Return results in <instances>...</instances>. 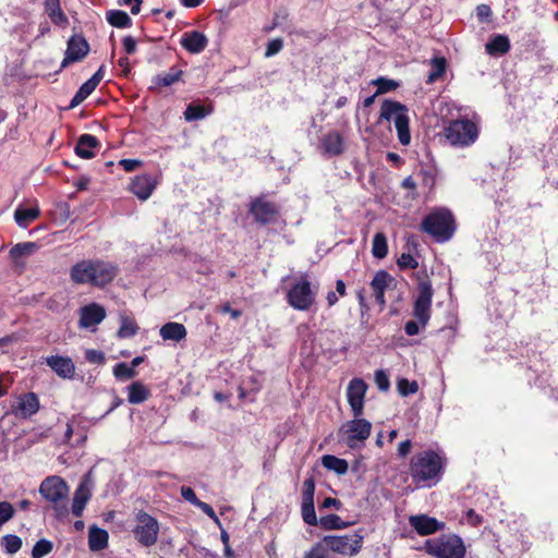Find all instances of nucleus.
I'll list each match as a JSON object with an SVG mask.
<instances>
[{"label": "nucleus", "instance_id": "obj_14", "mask_svg": "<svg viewBox=\"0 0 558 558\" xmlns=\"http://www.w3.org/2000/svg\"><path fill=\"white\" fill-rule=\"evenodd\" d=\"M366 391L367 385L361 378H353L348 385L347 398L354 417L363 414Z\"/></svg>", "mask_w": 558, "mask_h": 558}, {"label": "nucleus", "instance_id": "obj_55", "mask_svg": "<svg viewBox=\"0 0 558 558\" xmlns=\"http://www.w3.org/2000/svg\"><path fill=\"white\" fill-rule=\"evenodd\" d=\"M197 508H199L205 514H207L211 520H214L215 523H217L218 525H220V521L216 514V512L214 511L213 507L204 501H199L197 505H196Z\"/></svg>", "mask_w": 558, "mask_h": 558}, {"label": "nucleus", "instance_id": "obj_48", "mask_svg": "<svg viewBox=\"0 0 558 558\" xmlns=\"http://www.w3.org/2000/svg\"><path fill=\"white\" fill-rule=\"evenodd\" d=\"M315 482L308 477L303 483L302 502L314 501Z\"/></svg>", "mask_w": 558, "mask_h": 558}, {"label": "nucleus", "instance_id": "obj_15", "mask_svg": "<svg viewBox=\"0 0 558 558\" xmlns=\"http://www.w3.org/2000/svg\"><path fill=\"white\" fill-rule=\"evenodd\" d=\"M105 318V307L98 303H90L80 308L78 326L83 329H94Z\"/></svg>", "mask_w": 558, "mask_h": 558}, {"label": "nucleus", "instance_id": "obj_38", "mask_svg": "<svg viewBox=\"0 0 558 558\" xmlns=\"http://www.w3.org/2000/svg\"><path fill=\"white\" fill-rule=\"evenodd\" d=\"M319 525L325 530H338V529H344L348 526V523L344 522L339 515L337 514H327L319 519L318 521Z\"/></svg>", "mask_w": 558, "mask_h": 558}, {"label": "nucleus", "instance_id": "obj_5", "mask_svg": "<svg viewBox=\"0 0 558 558\" xmlns=\"http://www.w3.org/2000/svg\"><path fill=\"white\" fill-rule=\"evenodd\" d=\"M422 230L432 235L437 242H446L454 231L453 217L447 209H437L423 219Z\"/></svg>", "mask_w": 558, "mask_h": 558}, {"label": "nucleus", "instance_id": "obj_58", "mask_svg": "<svg viewBox=\"0 0 558 558\" xmlns=\"http://www.w3.org/2000/svg\"><path fill=\"white\" fill-rule=\"evenodd\" d=\"M122 44H123L124 51L128 54H132L136 51L137 43L132 36H125L122 39Z\"/></svg>", "mask_w": 558, "mask_h": 558}, {"label": "nucleus", "instance_id": "obj_59", "mask_svg": "<svg viewBox=\"0 0 558 558\" xmlns=\"http://www.w3.org/2000/svg\"><path fill=\"white\" fill-rule=\"evenodd\" d=\"M96 87L97 85L89 78L78 88V90L87 98Z\"/></svg>", "mask_w": 558, "mask_h": 558}, {"label": "nucleus", "instance_id": "obj_39", "mask_svg": "<svg viewBox=\"0 0 558 558\" xmlns=\"http://www.w3.org/2000/svg\"><path fill=\"white\" fill-rule=\"evenodd\" d=\"M1 546L8 554H15L22 547V539L14 534H7L1 538Z\"/></svg>", "mask_w": 558, "mask_h": 558}, {"label": "nucleus", "instance_id": "obj_27", "mask_svg": "<svg viewBox=\"0 0 558 558\" xmlns=\"http://www.w3.org/2000/svg\"><path fill=\"white\" fill-rule=\"evenodd\" d=\"M108 532L104 529L92 526L88 533V546L92 551H99L108 546Z\"/></svg>", "mask_w": 558, "mask_h": 558}, {"label": "nucleus", "instance_id": "obj_22", "mask_svg": "<svg viewBox=\"0 0 558 558\" xmlns=\"http://www.w3.org/2000/svg\"><path fill=\"white\" fill-rule=\"evenodd\" d=\"M392 280V277L386 270H379L371 281V288L374 292L375 300L380 306H385L386 304L385 291Z\"/></svg>", "mask_w": 558, "mask_h": 558}, {"label": "nucleus", "instance_id": "obj_17", "mask_svg": "<svg viewBox=\"0 0 558 558\" xmlns=\"http://www.w3.org/2000/svg\"><path fill=\"white\" fill-rule=\"evenodd\" d=\"M410 525L420 535H429L438 531L444 530L445 523L438 521L435 518L428 517L427 514H416L409 518Z\"/></svg>", "mask_w": 558, "mask_h": 558}, {"label": "nucleus", "instance_id": "obj_2", "mask_svg": "<svg viewBox=\"0 0 558 558\" xmlns=\"http://www.w3.org/2000/svg\"><path fill=\"white\" fill-rule=\"evenodd\" d=\"M442 469L444 462L441 457L433 450L416 453L410 463L412 480L424 487L436 485L440 481Z\"/></svg>", "mask_w": 558, "mask_h": 558}, {"label": "nucleus", "instance_id": "obj_34", "mask_svg": "<svg viewBox=\"0 0 558 558\" xmlns=\"http://www.w3.org/2000/svg\"><path fill=\"white\" fill-rule=\"evenodd\" d=\"M211 113L210 107H205L198 104H190L187 105L184 111V119L187 122L198 121L206 118Z\"/></svg>", "mask_w": 558, "mask_h": 558}, {"label": "nucleus", "instance_id": "obj_33", "mask_svg": "<svg viewBox=\"0 0 558 558\" xmlns=\"http://www.w3.org/2000/svg\"><path fill=\"white\" fill-rule=\"evenodd\" d=\"M324 468L333 471L339 475H343L348 472L349 464L344 459H340L336 456L326 454L322 459Z\"/></svg>", "mask_w": 558, "mask_h": 558}, {"label": "nucleus", "instance_id": "obj_41", "mask_svg": "<svg viewBox=\"0 0 558 558\" xmlns=\"http://www.w3.org/2000/svg\"><path fill=\"white\" fill-rule=\"evenodd\" d=\"M372 84L377 86L376 95L386 94L399 87L397 81L387 77H378L372 81Z\"/></svg>", "mask_w": 558, "mask_h": 558}, {"label": "nucleus", "instance_id": "obj_42", "mask_svg": "<svg viewBox=\"0 0 558 558\" xmlns=\"http://www.w3.org/2000/svg\"><path fill=\"white\" fill-rule=\"evenodd\" d=\"M446 71L445 58H434L432 60V70L428 74V83H433L438 80Z\"/></svg>", "mask_w": 558, "mask_h": 558}, {"label": "nucleus", "instance_id": "obj_32", "mask_svg": "<svg viewBox=\"0 0 558 558\" xmlns=\"http://www.w3.org/2000/svg\"><path fill=\"white\" fill-rule=\"evenodd\" d=\"M45 9L54 24L61 26L68 24V19L60 8L59 0H45Z\"/></svg>", "mask_w": 558, "mask_h": 558}, {"label": "nucleus", "instance_id": "obj_47", "mask_svg": "<svg viewBox=\"0 0 558 558\" xmlns=\"http://www.w3.org/2000/svg\"><path fill=\"white\" fill-rule=\"evenodd\" d=\"M15 513L13 505L9 501H0V529L9 522Z\"/></svg>", "mask_w": 558, "mask_h": 558}, {"label": "nucleus", "instance_id": "obj_11", "mask_svg": "<svg viewBox=\"0 0 558 558\" xmlns=\"http://www.w3.org/2000/svg\"><path fill=\"white\" fill-rule=\"evenodd\" d=\"M322 542L328 550L344 556H354L362 548L363 535L356 532L344 535H327Z\"/></svg>", "mask_w": 558, "mask_h": 558}, {"label": "nucleus", "instance_id": "obj_53", "mask_svg": "<svg viewBox=\"0 0 558 558\" xmlns=\"http://www.w3.org/2000/svg\"><path fill=\"white\" fill-rule=\"evenodd\" d=\"M326 550H328L322 543L316 544L306 555L305 558H327Z\"/></svg>", "mask_w": 558, "mask_h": 558}, {"label": "nucleus", "instance_id": "obj_64", "mask_svg": "<svg viewBox=\"0 0 558 558\" xmlns=\"http://www.w3.org/2000/svg\"><path fill=\"white\" fill-rule=\"evenodd\" d=\"M468 520L472 525H478L482 522V517L478 515L474 510H469L468 513Z\"/></svg>", "mask_w": 558, "mask_h": 558}, {"label": "nucleus", "instance_id": "obj_23", "mask_svg": "<svg viewBox=\"0 0 558 558\" xmlns=\"http://www.w3.org/2000/svg\"><path fill=\"white\" fill-rule=\"evenodd\" d=\"M207 44V37L197 31L186 32L181 37L182 47L191 53L202 52Z\"/></svg>", "mask_w": 558, "mask_h": 558}, {"label": "nucleus", "instance_id": "obj_24", "mask_svg": "<svg viewBox=\"0 0 558 558\" xmlns=\"http://www.w3.org/2000/svg\"><path fill=\"white\" fill-rule=\"evenodd\" d=\"M39 410V400L33 392L25 393L19 399L16 415L27 418Z\"/></svg>", "mask_w": 558, "mask_h": 558}, {"label": "nucleus", "instance_id": "obj_44", "mask_svg": "<svg viewBox=\"0 0 558 558\" xmlns=\"http://www.w3.org/2000/svg\"><path fill=\"white\" fill-rule=\"evenodd\" d=\"M113 375L118 379H131L136 376V371L124 362L118 363L113 367Z\"/></svg>", "mask_w": 558, "mask_h": 558}, {"label": "nucleus", "instance_id": "obj_29", "mask_svg": "<svg viewBox=\"0 0 558 558\" xmlns=\"http://www.w3.org/2000/svg\"><path fill=\"white\" fill-rule=\"evenodd\" d=\"M149 396V389L141 381H134L128 387V401L131 404L143 403Z\"/></svg>", "mask_w": 558, "mask_h": 558}, {"label": "nucleus", "instance_id": "obj_35", "mask_svg": "<svg viewBox=\"0 0 558 558\" xmlns=\"http://www.w3.org/2000/svg\"><path fill=\"white\" fill-rule=\"evenodd\" d=\"M107 21L110 25L124 28L131 26V19L126 12L121 10H111L107 12Z\"/></svg>", "mask_w": 558, "mask_h": 558}, {"label": "nucleus", "instance_id": "obj_12", "mask_svg": "<svg viewBox=\"0 0 558 558\" xmlns=\"http://www.w3.org/2000/svg\"><path fill=\"white\" fill-rule=\"evenodd\" d=\"M433 289L428 280H422L417 287V294L414 301L413 315L424 327L430 318V307L433 301Z\"/></svg>", "mask_w": 558, "mask_h": 558}, {"label": "nucleus", "instance_id": "obj_40", "mask_svg": "<svg viewBox=\"0 0 558 558\" xmlns=\"http://www.w3.org/2000/svg\"><path fill=\"white\" fill-rule=\"evenodd\" d=\"M52 549V542L46 538H41L33 546L32 558H44L45 556L49 555Z\"/></svg>", "mask_w": 558, "mask_h": 558}, {"label": "nucleus", "instance_id": "obj_51", "mask_svg": "<svg viewBox=\"0 0 558 558\" xmlns=\"http://www.w3.org/2000/svg\"><path fill=\"white\" fill-rule=\"evenodd\" d=\"M282 47L283 41L281 38L271 39L266 47L265 57L270 58L277 54L282 49Z\"/></svg>", "mask_w": 558, "mask_h": 558}, {"label": "nucleus", "instance_id": "obj_4", "mask_svg": "<svg viewBox=\"0 0 558 558\" xmlns=\"http://www.w3.org/2000/svg\"><path fill=\"white\" fill-rule=\"evenodd\" d=\"M424 547L426 553L435 558H464L466 553L462 538L456 534H444L427 539Z\"/></svg>", "mask_w": 558, "mask_h": 558}, {"label": "nucleus", "instance_id": "obj_9", "mask_svg": "<svg viewBox=\"0 0 558 558\" xmlns=\"http://www.w3.org/2000/svg\"><path fill=\"white\" fill-rule=\"evenodd\" d=\"M69 490L65 481L58 475L46 477L39 486L43 498L54 505L57 515H63L68 511L66 507H60L59 502L66 499Z\"/></svg>", "mask_w": 558, "mask_h": 558}, {"label": "nucleus", "instance_id": "obj_10", "mask_svg": "<svg viewBox=\"0 0 558 558\" xmlns=\"http://www.w3.org/2000/svg\"><path fill=\"white\" fill-rule=\"evenodd\" d=\"M445 134L451 145L468 147L477 140L478 129L474 122L460 119L451 121L445 129Z\"/></svg>", "mask_w": 558, "mask_h": 558}, {"label": "nucleus", "instance_id": "obj_20", "mask_svg": "<svg viewBox=\"0 0 558 558\" xmlns=\"http://www.w3.org/2000/svg\"><path fill=\"white\" fill-rule=\"evenodd\" d=\"M320 148L325 156H339L344 151L343 137L337 131L328 132L320 140Z\"/></svg>", "mask_w": 558, "mask_h": 558}, {"label": "nucleus", "instance_id": "obj_36", "mask_svg": "<svg viewBox=\"0 0 558 558\" xmlns=\"http://www.w3.org/2000/svg\"><path fill=\"white\" fill-rule=\"evenodd\" d=\"M372 254L375 258L381 259L388 254V245L386 235L383 232H378L374 235L372 242Z\"/></svg>", "mask_w": 558, "mask_h": 558}, {"label": "nucleus", "instance_id": "obj_26", "mask_svg": "<svg viewBox=\"0 0 558 558\" xmlns=\"http://www.w3.org/2000/svg\"><path fill=\"white\" fill-rule=\"evenodd\" d=\"M160 337L165 341L180 342L186 337V328L180 323H167L159 330Z\"/></svg>", "mask_w": 558, "mask_h": 558}, {"label": "nucleus", "instance_id": "obj_52", "mask_svg": "<svg viewBox=\"0 0 558 558\" xmlns=\"http://www.w3.org/2000/svg\"><path fill=\"white\" fill-rule=\"evenodd\" d=\"M375 383L378 389L381 391H387L389 389L390 381L387 374L383 369L376 371Z\"/></svg>", "mask_w": 558, "mask_h": 558}, {"label": "nucleus", "instance_id": "obj_43", "mask_svg": "<svg viewBox=\"0 0 558 558\" xmlns=\"http://www.w3.org/2000/svg\"><path fill=\"white\" fill-rule=\"evenodd\" d=\"M36 248L33 242L19 243L10 250V255L13 259L32 254Z\"/></svg>", "mask_w": 558, "mask_h": 558}, {"label": "nucleus", "instance_id": "obj_30", "mask_svg": "<svg viewBox=\"0 0 558 558\" xmlns=\"http://www.w3.org/2000/svg\"><path fill=\"white\" fill-rule=\"evenodd\" d=\"M487 53L492 56L505 54L510 49V40L505 35H495L486 45Z\"/></svg>", "mask_w": 558, "mask_h": 558}, {"label": "nucleus", "instance_id": "obj_50", "mask_svg": "<svg viewBox=\"0 0 558 558\" xmlns=\"http://www.w3.org/2000/svg\"><path fill=\"white\" fill-rule=\"evenodd\" d=\"M85 359L87 362H89L92 364H97V365H101L106 361L105 353L99 350H95V349L86 350Z\"/></svg>", "mask_w": 558, "mask_h": 558}, {"label": "nucleus", "instance_id": "obj_7", "mask_svg": "<svg viewBox=\"0 0 558 558\" xmlns=\"http://www.w3.org/2000/svg\"><path fill=\"white\" fill-rule=\"evenodd\" d=\"M315 300L316 290L312 289L307 275H302L287 291V302L296 311H308Z\"/></svg>", "mask_w": 558, "mask_h": 558}, {"label": "nucleus", "instance_id": "obj_18", "mask_svg": "<svg viewBox=\"0 0 558 558\" xmlns=\"http://www.w3.org/2000/svg\"><path fill=\"white\" fill-rule=\"evenodd\" d=\"M251 214L254 216V219L263 225L270 223L275 221L278 210L275 204L264 201L263 198H257L252 202Z\"/></svg>", "mask_w": 558, "mask_h": 558}, {"label": "nucleus", "instance_id": "obj_62", "mask_svg": "<svg viewBox=\"0 0 558 558\" xmlns=\"http://www.w3.org/2000/svg\"><path fill=\"white\" fill-rule=\"evenodd\" d=\"M342 504L339 499H336V498H332V497H327L324 499L323 504H322V508H331L333 507L335 509L339 510L341 508Z\"/></svg>", "mask_w": 558, "mask_h": 558}, {"label": "nucleus", "instance_id": "obj_45", "mask_svg": "<svg viewBox=\"0 0 558 558\" xmlns=\"http://www.w3.org/2000/svg\"><path fill=\"white\" fill-rule=\"evenodd\" d=\"M302 518L308 525H317L314 501L302 502Z\"/></svg>", "mask_w": 558, "mask_h": 558}, {"label": "nucleus", "instance_id": "obj_8", "mask_svg": "<svg viewBox=\"0 0 558 558\" xmlns=\"http://www.w3.org/2000/svg\"><path fill=\"white\" fill-rule=\"evenodd\" d=\"M160 525L156 518L141 510L136 513L132 530L136 542L143 547H153L158 542Z\"/></svg>", "mask_w": 558, "mask_h": 558}, {"label": "nucleus", "instance_id": "obj_56", "mask_svg": "<svg viewBox=\"0 0 558 558\" xmlns=\"http://www.w3.org/2000/svg\"><path fill=\"white\" fill-rule=\"evenodd\" d=\"M119 165L126 171L132 172L142 165L138 159H121Z\"/></svg>", "mask_w": 558, "mask_h": 558}, {"label": "nucleus", "instance_id": "obj_31", "mask_svg": "<svg viewBox=\"0 0 558 558\" xmlns=\"http://www.w3.org/2000/svg\"><path fill=\"white\" fill-rule=\"evenodd\" d=\"M182 74L180 69L172 66L168 72L154 76L153 83L156 87H168L179 82Z\"/></svg>", "mask_w": 558, "mask_h": 558}, {"label": "nucleus", "instance_id": "obj_19", "mask_svg": "<svg viewBox=\"0 0 558 558\" xmlns=\"http://www.w3.org/2000/svg\"><path fill=\"white\" fill-rule=\"evenodd\" d=\"M46 364L63 379H72L75 375V365L71 357L50 355L46 357Z\"/></svg>", "mask_w": 558, "mask_h": 558}, {"label": "nucleus", "instance_id": "obj_63", "mask_svg": "<svg viewBox=\"0 0 558 558\" xmlns=\"http://www.w3.org/2000/svg\"><path fill=\"white\" fill-rule=\"evenodd\" d=\"M124 4L130 7L132 14H137L141 11L142 0H124Z\"/></svg>", "mask_w": 558, "mask_h": 558}, {"label": "nucleus", "instance_id": "obj_6", "mask_svg": "<svg viewBox=\"0 0 558 558\" xmlns=\"http://www.w3.org/2000/svg\"><path fill=\"white\" fill-rule=\"evenodd\" d=\"M371 430L372 423L359 416L342 424L339 436L350 449H361L369 437Z\"/></svg>", "mask_w": 558, "mask_h": 558}, {"label": "nucleus", "instance_id": "obj_3", "mask_svg": "<svg viewBox=\"0 0 558 558\" xmlns=\"http://www.w3.org/2000/svg\"><path fill=\"white\" fill-rule=\"evenodd\" d=\"M408 112L407 106L395 100L386 99L380 107V119L393 122L398 133V140L404 146L409 145L411 142Z\"/></svg>", "mask_w": 558, "mask_h": 558}, {"label": "nucleus", "instance_id": "obj_61", "mask_svg": "<svg viewBox=\"0 0 558 558\" xmlns=\"http://www.w3.org/2000/svg\"><path fill=\"white\" fill-rule=\"evenodd\" d=\"M412 448L411 440L407 439L404 441H401L398 447V454L402 458L409 454Z\"/></svg>", "mask_w": 558, "mask_h": 558}, {"label": "nucleus", "instance_id": "obj_54", "mask_svg": "<svg viewBox=\"0 0 558 558\" xmlns=\"http://www.w3.org/2000/svg\"><path fill=\"white\" fill-rule=\"evenodd\" d=\"M181 496L186 500L189 501L190 504H192L193 506L196 507V505L201 501L197 497H196V494L195 492L189 487V486H182L181 487Z\"/></svg>", "mask_w": 558, "mask_h": 558}, {"label": "nucleus", "instance_id": "obj_16", "mask_svg": "<svg viewBox=\"0 0 558 558\" xmlns=\"http://www.w3.org/2000/svg\"><path fill=\"white\" fill-rule=\"evenodd\" d=\"M88 51L89 45L83 37H71L68 41L65 57L61 63V68H65L73 62L81 61Z\"/></svg>", "mask_w": 558, "mask_h": 558}, {"label": "nucleus", "instance_id": "obj_60", "mask_svg": "<svg viewBox=\"0 0 558 558\" xmlns=\"http://www.w3.org/2000/svg\"><path fill=\"white\" fill-rule=\"evenodd\" d=\"M404 331L408 336H415L420 332L418 323L409 320L404 326Z\"/></svg>", "mask_w": 558, "mask_h": 558}, {"label": "nucleus", "instance_id": "obj_28", "mask_svg": "<svg viewBox=\"0 0 558 558\" xmlns=\"http://www.w3.org/2000/svg\"><path fill=\"white\" fill-rule=\"evenodd\" d=\"M38 206L23 207L19 206L14 211V219L19 227L26 228L31 222L39 217Z\"/></svg>", "mask_w": 558, "mask_h": 558}, {"label": "nucleus", "instance_id": "obj_49", "mask_svg": "<svg viewBox=\"0 0 558 558\" xmlns=\"http://www.w3.org/2000/svg\"><path fill=\"white\" fill-rule=\"evenodd\" d=\"M397 264L401 269H415L418 266L417 260L409 253H402Z\"/></svg>", "mask_w": 558, "mask_h": 558}, {"label": "nucleus", "instance_id": "obj_13", "mask_svg": "<svg viewBox=\"0 0 558 558\" xmlns=\"http://www.w3.org/2000/svg\"><path fill=\"white\" fill-rule=\"evenodd\" d=\"M94 486L95 481L92 471H89L82 477L77 488L75 489L71 507L73 515L81 517L83 514V511L92 497Z\"/></svg>", "mask_w": 558, "mask_h": 558}, {"label": "nucleus", "instance_id": "obj_1", "mask_svg": "<svg viewBox=\"0 0 558 558\" xmlns=\"http://www.w3.org/2000/svg\"><path fill=\"white\" fill-rule=\"evenodd\" d=\"M118 268L110 262L85 259L72 266L70 277L77 284H90L102 288L117 276Z\"/></svg>", "mask_w": 558, "mask_h": 558}, {"label": "nucleus", "instance_id": "obj_57", "mask_svg": "<svg viewBox=\"0 0 558 558\" xmlns=\"http://www.w3.org/2000/svg\"><path fill=\"white\" fill-rule=\"evenodd\" d=\"M492 15L490 7L487 4H480L476 8V16L481 22H485Z\"/></svg>", "mask_w": 558, "mask_h": 558}, {"label": "nucleus", "instance_id": "obj_37", "mask_svg": "<svg viewBox=\"0 0 558 558\" xmlns=\"http://www.w3.org/2000/svg\"><path fill=\"white\" fill-rule=\"evenodd\" d=\"M138 326L134 319L122 316L120 319V328L117 332V336L121 339H126L135 336L137 333Z\"/></svg>", "mask_w": 558, "mask_h": 558}, {"label": "nucleus", "instance_id": "obj_46", "mask_svg": "<svg viewBox=\"0 0 558 558\" xmlns=\"http://www.w3.org/2000/svg\"><path fill=\"white\" fill-rule=\"evenodd\" d=\"M397 387L399 393L403 397L413 395L418 390V385L415 380L410 381L405 378L399 379Z\"/></svg>", "mask_w": 558, "mask_h": 558}, {"label": "nucleus", "instance_id": "obj_21", "mask_svg": "<svg viewBox=\"0 0 558 558\" xmlns=\"http://www.w3.org/2000/svg\"><path fill=\"white\" fill-rule=\"evenodd\" d=\"M156 180L151 175L142 174L134 178L130 190L140 199L146 201L156 189Z\"/></svg>", "mask_w": 558, "mask_h": 558}, {"label": "nucleus", "instance_id": "obj_25", "mask_svg": "<svg viewBox=\"0 0 558 558\" xmlns=\"http://www.w3.org/2000/svg\"><path fill=\"white\" fill-rule=\"evenodd\" d=\"M99 142L96 136L90 134H83L78 137L75 153L84 159H90L95 156L94 149L98 147Z\"/></svg>", "mask_w": 558, "mask_h": 558}]
</instances>
